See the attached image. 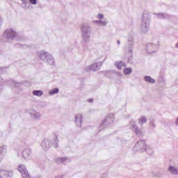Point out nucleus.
Returning a JSON list of instances; mask_svg holds the SVG:
<instances>
[{"mask_svg": "<svg viewBox=\"0 0 178 178\" xmlns=\"http://www.w3.org/2000/svg\"><path fill=\"white\" fill-rule=\"evenodd\" d=\"M158 19H168L169 15L166 13H154Z\"/></svg>", "mask_w": 178, "mask_h": 178, "instance_id": "18", "label": "nucleus"}, {"mask_svg": "<svg viewBox=\"0 0 178 178\" xmlns=\"http://www.w3.org/2000/svg\"><path fill=\"white\" fill-rule=\"evenodd\" d=\"M112 73H113V71H106L105 72L106 77H111V76L112 75Z\"/></svg>", "mask_w": 178, "mask_h": 178, "instance_id": "28", "label": "nucleus"}, {"mask_svg": "<svg viewBox=\"0 0 178 178\" xmlns=\"http://www.w3.org/2000/svg\"><path fill=\"white\" fill-rule=\"evenodd\" d=\"M16 31H13L12 29H8L3 34V37L6 40H13L16 38Z\"/></svg>", "mask_w": 178, "mask_h": 178, "instance_id": "6", "label": "nucleus"}, {"mask_svg": "<svg viewBox=\"0 0 178 178\" xmlns=\"http://www.w3.org/2000/svg\"><path fill=\"white\" fill-rule=\"evenodd\" d=\"M2 90H3L2 86H0V94H1Z\"/></svg>", "mask_w": 178, "mask_h": 178, "instance_id": "34", "label": "nucleus"}, {"mask_svg": "<svg viewBox=\"0 0 178 178\" xmlns=\"http://www.w3.org/2000/svg\"><path fill=\"white\" fill-rule=\"evenodd\" d=\"M130 126L131 130L134 131V133L136 134V136H139L140 137L143 136V130L140 129L138 127H137V124H136V122H134V121L130 122Z\"/></svg>", "mask_w": 178, "mask_h": 178, "instance_id": "11", "label": "nucleus"}, {"mask_svg": "<svg viewBox=\"0 0 178 178\" xmlns=\"http://www.w3.org/2000/svg\"><path fill=\"white\" fill-rule=\"evenodd\" d=\"M75 123L78 127H80L81 126V124L83 123V115L82 114H77L75 116Z\"/></svg>", "mask_w": 178, "mask_h": 178, "instance_id": "13", "label": "nucleus"}, {"mask_svg": "<svg viewBox=\"0 0 178 178\" xmlns=\"http://www.w3.org/2000/svg\"><path fill=\"white\" fill-rule=\"evenodd\" d=\"M21 84H22V83L16 82L15 81H12V82H11V86H13V87H15V88L19 87Z\"/></svg>", "mask_w": 178, "mask_h": 178, "instance_id": "27", "label": "nucleus"}, {"mask_svg": "<svg viewBox=\"0 0 178 178\" xmlns=\"http://www.w3.org/2000/svg\"><path fill=\"white\" fill-rule=\"evenodd\" d=\"M114 120H115V115H113V114H110L102 122V127H108V126H111V124L113 123Z\"/></svg>", "mask_w": 178, "mask_h": 178, "instance_id": "7", "label": "nucleus"}, {"mask_svg": "<svg viewBox=\"0 0 178 178\" xmlns=\"http://www.w3.org/2000/svg\"><path fill=\"white\" fill-rule=\"evenodd\" d=\"M18 170L22 174V178H31L29 171H27V168L24 165H19L18 166Z\"/></svg>", "mask_w": 178, "mask_h": 178, "instance_id": "10", "label": "nucleus"}, {"mask_svg": "<svg viewBox=\"0 0 178 178\" xmlns=\"http://www.w3.org/2000/svg\"><path fill=\"white\" fill-rule=\"evenodd\" d=\"M138 122L140 124H144V123H147V118L141 117L138 119Z\"/></svg>", "mask_w": 178, "mask_h": 178, "instance_id": "25", "label": "nucleus"}, {"mask_svg": "<svg viewBox=\"0 0 178 178\" xmlns=\"http://www.w3.org/2000/svg\"><path fill=\"white\" fill-rule=\"evenodd\" d=\"M66 161H67V158L66 157H58L56 159V163H63L64 162H66Z\"/></svg>", "mask_w": 178, "mask_h": 178, "instance_id": "21", "label": "nucleus"}, {"mask_svg": "<svg viewBox=\"0 0 178 178\" xmlns=\"http://www.w3.org/2000/svg\"><path fill=\"white\" fill-rule=\"evenodd\" d=\"M41 145L44 151L49 149L51 145H53L54 148H58V136H56L53 142H51L49 139H44L42 142Z\"/></svg>", "mask_w": 178, "mask_h": 178, "instance_id": "5", "label": "nucleus"}, {"mask_svg": "<svg viewBox=\"0 0 178 178\" xmlns=\"http://www.w3.org/2000/svg\"><path fill=\"white\" fill-rule=\"evenodd\" d=\"M9 175H10V172L5 170H1L0 171V177L1 178H8V177H9Z\"/></svg>", "mask_w": 178, "mask_h": 178, "instance_id": "17", "label": "nucleus"}, {"mask_svg": "<svg viewBox=\"0 0 178 178\" xmlns=\"http://www.w3.org/2000/svg\"><path fill=\"white\" fill-rule=\"evenodd\" d=\"M133 72V70L131 68H125L124 69V73L126 76L130 74Z\"/></svg>", "mask_w": 178, "mask_h": 178, "instance_id": "26", "label": "nucleus"}, {"mask_svg": "<svg viewBox=\"0 0 178 178\" xmlns=\"http://www.w3.org/2000/svg\"><path fill=\"white\" fill-rule=\"evenodd\" d=\"M59 92V89L58 88L51 89L49 92V94L50 95H55V94H58Z\"/></svg>", "mask_w": 178, "mask_h": 178, "instance_id": "24", "label": "nucleus"}, {"mask_svg": "<svg viewBox=\"0 0 178 178\" xmlns=\"http://www.w3.org/2000/svg\"><path fill=\"white\" fill-rule=\"evenodd\" d=\"M29 113L35 120H38L39 119H41V113H40V112H37L36 111L31 109L29 110Z\"/></svg>", "mask_w": 178, "mask_h": 178, "instance_id": "12", "label": "nucleus"}, {"mask_svg": "<svg viewBox=\"0 0 178 178\" xmlns=\"http://www.w3.org/2000/svg\"><path fill=\"white\" fill-rule=\"evenodd\" d=\"M150 125L152 126V127H155V124H154V122H151Z\"/></svg>", "mask_w": 178, "mask_h": 178, "instance_id": "32", "label": "nucleus"}, {"mask_svg": "<svg viewBox=\"0 0 178 178\" xmlns=\"http://www.w3.org/2000/svg\"><path fill=\"white\" fill-rule=\"evenodd\" d=\"M102 64L101 63H95L89 66H86L85 67V70L86 72H97V70H99L101 69Z\"/></svg>", "mask_w": 178, "mask_h": 178, "instance_id": "9", "label": "nucleus"}, {"mask_svg": "<svg viewBox=\"0 0 178 178\" xmlns=\"http://www.w3.org/2000/svg\"><path fill=\"white\" fill-rule=\"evenodd\" d=\"M149 26H151V14L149 11L145 10L142 16V22L140 24V30L142 33H148L149 31Z\"/></svg>", "mask_w": 178, "mask_h": 178, "instance_id": "1", "label": "nucleus"}, {"mask_svg": "<svg viewBox=\"0 0 178 178\" xmlns=\"http://www.w3.org/2000/svg\"><path fill=\"white\" fill-rule=\"evenodd\" d=\"M29 2L32 5H37V0H29Z\"/></svg>", "mask_w": 178, "mask_h": 178, "instance_id": "30", "label": "nucleus"}, {"mask_svg": "<svg viewBox=\"0 0 178 178\" xmlns=\"http://www.w3.org/2000/svg\"><path fill=\"white\" fill-rule=\"evenodd\" d=\"M2 154H3V147H0V162H2Z\"/></svg>", "mask_w": 178, "mask_h": 178, "instance_id": "29", "label": "nucleus"}, {"mask_svg": "<svg viewBox=\"0 0 178 178\" xmlns=\"http://www.w3.org/2000/svg\"><path fill=\"white\" fill-rule=\"evenodd\" d=\"M88 102H94V99H89Z\"/></svg>", "mask_w": 178, "mask_h": 178, "instance_id": "33", "label": "nucleus"}, {"mask_svg": "<svg viewBox=\"0 0 178 178\" xmlns=\"http://www.w3.org/2000/svg\"><path fill=\"white\" fill-rule=\"evenodd\" d=\"M81 35L85 43L90 42L91 38V27L88 24H83L81 26Z\"/></svg>", "mask_w": 178, "mask_h": 178, "instance_id": "3", "label": "nucleus"}, {"mask_svg": "<svg viewBox=\"0 0 178 178\" xmlns=\"http://www.w3.org/2000/svg\"><path fill=\"white\" fill-rule=\"evenodd\" d=\"M40 59L42 60L43 62H45L48 65H50L51 66H53V65H55V59H54V57L49 52H47L45 51H42L38 54Z\"/></svg>", "mask_w": 178, "mask_h": 178, "instance_id": "4", "label": "nucleus"}, {"mask_svg": "<svg viewBox=\"0 0 178 178\" xmlns=\"http://www.w3.org/2000/svg\"><path fill=\"white\" fill-rule=\"evenodd\" d=\"M133 45H134V39L132 37L128 38V49L130 54H133Z\"/></svg>", "mask_w": 178, "mask_h": 178, "instance_id": "15", "label": "nucleus"}, {"mask_svg": "<svg viewBox=\"0 0 178 178\" xmlns=\"http://www.w3.org/2000/svg\"><path fill=\"white\" fill-rule=\"evenodd\" d=\"M158 48H159V44L149 43L145 47V51L147 52V54H154V52H156Z\"/></svg>", "mask_w": 178, "mask_h": 178, "instance_id": "8", "label": "nucleus"}, {"mask_svg": "<svg viewBox=\"0 0 178 178\" xmlns=\"http://www.w3.org/2000/svg\"><path fill=\"white\" fill-rule=\"evenodd\" d=\"M44 94V92L42 90H33V95L35 97H41Z\"/></svg>", "mask_w": 178, "mask_h": 178, "instance_id": "23", "label": "nucleus"}, {"mask_svg": "<svg viewBox=\"0 0 178 178\" xmlns=\"http://www.w3.org/2000/svg\"><path fill=\"white\" fill-rule=\"evenodd\" d=\"M133 151L135 152L138 151L140 152H144V151H146L149 155H152L154 154L152 147H151V146H147L145 141L143 140H140L135 144V146L133 148Z\"/></svg>", "mask_w": 178, "mask_h": 178, "instance_id": "2", "label": "nucleus"}, {"mask_svg": "<svg viewBox=\"0 0 178 178\" xmlns=\"http://www.w3.org/2000/svg\"><path fill=\"white\" fill-rule=\"evenodd\" d=\"M93 23H97V24H100V26H106L108 24V21L106 20H95L93 21Z\"/></svg>", "mask_w": 178, "mask_h": 178, "instance_id": "20", "label": "nucleus"}, {"mask_svg": "<svg viewBox=\"0 0 178 178\" xmlns=\"http://www.w3.org/2000/svg\"><path fill=\"white\" fill-rule=\"evenodd\" d=\"M98 19H104V15L99 13L97 15Z\"/></svg>", "mask_w": 178, "mask_h": 178, "instance_id": "31", "label": "nucleus"}, {"mask_svg": "<svg viewBox=\"0 0 178 178\" xmlns=\"http://www.w3.org/2000/svg\"><path fill=\"white\" fill-rule=\"evenodd\" d=\"M145 81L147 83H150L151 84H154V83H155V79H152L151 76H145Z\"/></svg>", "mask_w": 178, "mask_h": 178, "instance_id": "22", "label": "nucleus"}, {"mask_svg": "<svg viewBox=\"0 0 178 178\" xmlns=\"http://www.w3.org/2000/svg\"><path fill=\"white\" fill-rule=\"evenodd\" d=\"M168 172H170V173L172 175H178V170L174 166H170L168 168Z\"/></svg>", "mask_w": 178, "mask_h": 178, "instance_id": "19", "label": "nucleus"}, {"mask_svg": "<svg viewBox=\"0 0 178 178\" xmlns=\"http://www.w3.org/2000/svg\"><path fill=\"white\" fill-rule=\"evenodd\" d=\"M115 65L118 70H122V67H126V63L123 61H117Z\"/></svg>", "mask_w": 178, "mask_h": 178, "instance_id": "16", "label": "nucleus"}, {"mask_svg": "<svg viewBox=\"0 0 178 178\" xmlns=\"http://www.w3.org/2000/svg\"><path fill=\"white\" fill-rule=\"evenodd\" d=\"M31 149H25L22 151V156L24 159H29L31 156Z\"/></svg>", "mask_w": 178, "mask_h": 178, "instance_id": "14", "label": "nucleus"}, {"mask_svg": "<svg viewBox=\"0 0 178 178\" xmlns=\"http://www.w3.org/2000/svg\"><path fill=\"white\" fill-rule=\"evenodd\" d=\"M117 44H118V45H120V40H118V41H117Z\"/></svg>", "mask_w": 178, "mask_h": 178, "instance_id": "35", "label": "nucleus"}]
</instances>
